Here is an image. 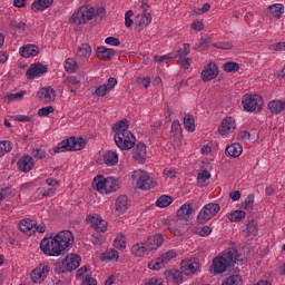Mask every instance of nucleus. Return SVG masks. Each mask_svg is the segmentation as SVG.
Returning <instances> with one entry per match:
<instances>
[{
    "label": "nucleus",
    "mask_w": 285,
    "mask_h": 285,
    "mask_svg": "<svg viewBox=\"0 0 285 285\" xmlns=\"http://www.w3.org/2000/svg\"><path fill=\"white\" fill-rule=\"evenodd\" d=\"M75 246V235L68 229L47 234L40 242V250L49 257H61Z\"/></svg>",
    "instance_id": "obj_1"
},
{
    "label": "nucleus",
    "mask_w": 285,
    "mask_h": 285,
    "mask_svg": "<svg viewBox=\"0 0 285 285\" xmlns=\"http://www.w3.org/2000/svg\"><path fill=\"white\" fill-rule=\"evenodd\" d=\"M128 121L120 120L116 125V134L114 136L116 146L120 148V150H130V148H135V144L137 142V138L135 135L128 130Z\"/></svg>",
    "instance_id": "obj_2"
},
{
    "label": "nucleus",
    "mask_w": 285,
    "mask_h": 285,
    "mask_svg": "<svg viewBox=\"0 0 285 285\" xmlns=\"http://www.w3.org/2000/svg\"><path fill=\"white\" fill-rule=\"evenodd\" d=\"M237 257H239V252H237V248L229 247L223 253L222 256L214 258L212 263L214 275L226 273L230 266H235V264H237Z\"/></svg>",
    "instance_id": "obj_3"
},
{
    "label": "nucleus",
    "mask_w": 285,
    "mask_h": 285,
    "mask_svg": "<svg viewBox=\"0 0 285 285\" xmlns=\"http://www.w3.org/2000/svg\"><path fill=\"white\" fill-rule=\"evenodd\" d=\"M86 144L87 141L81 138H75V137H69L60 142H58V145L56 147H53L52 149H50V154L51 155H57L58 153H67V150H83V148H86Z\"/></svg>",
    "instance_id": "obj_4"
},
{
    "label": "nucleus",
    "mask_w": 285,
    "mask_h": 285,
    "mask_svg": "<svg viewBox=\"0 0 285 285\" xmlns=\"http://www.w3.org/2000/svg\"><path fill=\"white\" fill-rule=\"evenodd\" d=\"M92 184L96 187V190L100 193V195H108L119 190V181L114 177L105 178L104 176H97Z\"/></svg>",
    "instance_id": "obj_5"
},
{
    "label": "nucleus",
    "mask_w": 285,
    "mask_h": 285,
    "mask_svg": "<svg viewBox=\"0 0 285 285\" xmlns=\"http://www.w3.org/2000/svg\"><path fill=\"white\" fill-rule=\"evenodd\" d=\"M131 177L136 180V188H138V190H153V188L157 186L155 178L150 177L148 171L137 169L132 173Z\"/></svg>",
    "instance_id": "obj_6"
},
{
    "label": "nucleus",
    "mask_w": 285,
    "mask_h": 285,
    "mask_svg": "<svg viewBox=\"0 0 285 285\" xmlns=\"http://www.w3.org/2000/svg\"><path fill=\"white\" fill-rule=\"evenodd\" d=\"M95 19V7H80L79 10L75 11L69 18V23L73 26H82Z\"/></svg>",
    "instance_id": "obj_7"
},
{
    "label": "nucleus",
    "mask_w": 285,
    "mask_h": 285,
    "mask_svg": "<svg viewBox=\"0 0 285 285\" xmlns=\"http://www.w3.org/2000/svg\"><path fill=\"white\" fill-rule=\"evenodd\" d=\"M242 106L245 112H262L264 110V99L259 95L246 94L243 97Z\"/></svg>",
    "instance_id": "obj_8"
},
{
    "label": "nucleus",
    "mask_w": 285,
    "mask_h": 285,
    "mask_svg": "<svg viewBox=\"0 0 285 285\" xmlns=\"http://www.w3.org/2000/svg\"><path fill=\"white\" fill-rule=\"evenodd\" d=\"M222 210V206L217 203L206 204L198 213L196 217L197 224H207L213 217H215Z\"/></svg>",
    "instance_id": "obj_9"
},
{
    "label": "nucleus",
    "mask_w": 285,
    "mask_h": 285,
    "mask_svg": "<svg viewBox=\"0 0 285 285\" xmlns=\"http://www.w3.org/2000/svg\"><path fill=\"white\" fill-rule=\"evenodd\" d=\"M80 265L81 256L68 254L61 262L57 263V268H59V273H71V271H77Z\"/></svg>",
    "instance_id": "obj_10"
},
{
    "label": "nucleus",
    "mask_w": 285,
    "mask_h": 285,
    "mask_svg": "<svg viewBox=\"0 0 285 285\" xmlns=\"http://www.w3.org/2000/svg\"><path fill=\"white\" fill-rule=\"evenodd\" d=\"M175 257H177V253L175 249H170L167 253L160 254L156 259H153L148 264V268H150V271H159L160 268H166V264H168V262L171 259H175Z\"/></svg>",
    "instance_id": "obj_11"
},
{
    "label": "nucleus",
    "mask_w": 285,
    "mask_h": 285,
    "mask_svg": "<svg viewBox=\"0 0 285 285\" xmlns=\"http://www.w3.org/2000/svg\"><path fill=\"white\" fill-rule=\"evenodd\" d=\"M50 273V264L40 263L32 272H31V282L35 284H41L48 277Z\"/></svg>",
    "instance_id": "obj_12"
},
{
    "label": "nucleus",
    "mask_w": 285,
    "mask_h": 285,
    "mask_svg": "<svg viewBox=\"0 0 285 285\" xmlns=\"http://www.w3.org/2000/svg\"><path fill=\"white\" fill-rule=\"evenodd\" d=\"M86 219L91 228L96 229L97 233H106L108 229V223L104 220L99 214H89Z\"/></svg>",
    "instance_id": "obj_13"
},
{
    "label": "nucleus",
    "mask_w": 285,
    "mask_h": 285,
    "mask_svg": "<svg viewBox=\"0 0 285 285\" xmlns=\"http://www.w3.org/2000/svg\"><path fill=\"white\" fill-rule=\"evenodd\" d=\"M235 130H237V121L235 120L234 117H225L222 120V124L218 128V132L223 137H228V136L233 135V132H235Z\"/></svg>",
    "instance_id": "obj_14"
},
{
    "label": "nucleus",
    "mask_w": 285,
    "mask_h": 285,
    "mask_svg": "<svg viewBox=\"0 0 285 285\" xmlns=\"http://www.w3.org/2000/svg\"><path fill=\"white\" fill-rule=\"evenodd\" d=\"M48 72V66L38 63H32L26 71L27 79H39V77H43Z\"/></svg>",
    "instance_id": "obj_15"
},
{
    "label": "nucleus",
    "mask_w": 285,
    "mask_h": 285,
    "mask_svg": "<svg viewBox=\"0 0 285 285\" xmlns=\"http://www.w3.org/2000/svg\"><path fill=\"white\" fill-rule=\"evenodd\" d=\"M200 76L204 82L213 81V79H217L219 76V67L215 62H209L204 67Z\"/></svg>",
    "instance_id": "obj_16"
},
{
    "label": "nucleus",
    "mask_w": 285,
    "mask_h": 285,
    "mask_svg": "<svg viewBox=\"0 0 285 285\" xmlns=\"http://www.w3.org/2000/svg\"><path fill=\"white\" fill-rule=\"evenodd\" d=\"M180 269L184 275H195L199 271V262L195 258L184 259L180 263Z\"/></svg>",
    "instance_id": "obj_17"
},
{
    "label": "nucleus",
    "mask_w": 285,
    "mask_h": 285,
    "mask_svg": "<svg viewBox=\"0 0 285 285\" xmlns=\"http://www.w3.org/2000/svg\"><path fill=\"white\" fill-rule=\"evenodd\" d=\"M17 167L20 173H30L35 168V158L30 155L21 156L17 161Z\"/></svg>",
    "instance_id": "obj_18"
},
{
    "label": "nucleus",
    "mask_w": 285,
    "mask_h": 285,
    "mask_svg": "<svg viewBox=\"0 0 285 285\" xmlns=\"http://www.w3.org/2000/svg\"><path fill=\"white\" fill-rule=\"evenodd\" d=\"M92 56V47H90L88 43H81L78 47L77 53H76V60H78L80 63H86L88 59Z\"/></svg>",
    "instance_id": "obj_19"
},
{
    "label": "nucleus",
    "mask_w": 285,
    "mask_h": 285,
    "mask_svg": "<svg viewBox=\"0 0 285 285\" xmlns=\"http://www.w3.org/2000/svg\"><path fill=\"white\" fill-rule=\"evenodd\" d=\"M38 98L43 104H52V101H55V99H57V91H55L52 89V87H42L38 91Z\"/></svg>",
    "instance_id": "obj_20"
},
{
    "label": "nucleus",
    "mask_w": 285,
    "mask_h": 285,
    "mask_svg": "<svg viewBox=\"0 0 285 285\" xmlns=\"http://www.w3.org/2000/svg\"><path fill=\"white\" fill-rule=\"evenodd\" d=\"M148 8H150V6H148L147 2H140V10H142V13L138 22L139 28H146L147 26H150L153 21V16L148 12Z\"/></svg>",
    "instance_id": "obj_21"
},
{
    "label": "nucleus",
    "mask_w": 285,
    "mask_h": 285,
    "mask_svg": "<svg viewBox=\"0 0 285 285\" xmlns=\"http://www.w3.org/2000/svg\"><path fill=\"white\" fill-rule=\"evenodd\" d=\"M147 151H146V144L138 142L135 148L132 149V159L138 164H144L146 160Z\"/></svg>",
    "instance_id": "obj_22"
},
{
    "label": "nucleus",
    "mask_w": 285,
    "mask_h": 285,
    "mask_svg": "<svg viewBox=\"0 0 285 285\" xmlns=\"http://www.w3.org/2000/svg\"><path fill=\"white\" fill-rule=\"evenodd\" d=\"M117 85V79L110 77L106 83L99 86L96 90H95V95H97V97H106V95H108V92H110V90H112L115 88V86Z\"/></svg>",
    "instance_id": "obj_23"
},
{
    "label": "nucleus",
    "mask_w": 285,
    "mask_h": 285,
    "mask_svg": "<svg viewBox=\"0 0 285 285\" xmlns=\"http://www.w3.org/2000/svg\"><path fill=\"white\" fill-rule=\"evenodd\" d=\"M147 249L150 252L157 250L164 244V236L161 234H155L149 236L145 242Z\"/></svg>",
    "instance_id": "obj_24"
},
{
    "label": "nucleus",
    "mask_w": 285,
    "mask_h": 285,
    "mask_svg": "<svg viewBox=\"0 0 285 285\" xmlns=\"http://www.w3.org/2000/svg\"><path fill=\"white\" fill-rule=\"evenodd\" d=\"M242 153H244V147L239 142H234L232 145H228L225 149V155L234 159L239 157Z\"/></svg>",
    "instance_id": "obj_25"
},
{
    "label": "nucleus",
    "mask_w": 285,
    "mask_h": 285,
    "mask_svg": "<svg viewBox=\"0 0 285 285\" xmlns=\"http://www.w3.org/2000/svg\"><path fill=\"white\" fill-rule=\"evenodd\" d=\"M96 57L100 59V61H110V59L115 57V50L106 47H98L96 49Z\"/></svg>",
    "instance_id": "obj_26"
},
{
    "label": "nucleus",
    "mask_w": 285,
    "mask_h": 285,
    "mask_svg": "<svg viewBox=\"0 0 285 285\" xmlns=\"http://www.w3.org/2000/svg\"><path fill=\"white\" fill-rule=\"evenodd\" d=\"M19 230L26 235H35V220L30 218H24L19 223Z\"/></svg>",
    "instance_id": "obj_27"
},
{
    "label": "nucleus",
    "mask_w": 285,
    "mask_h": 285,
    "mask_svg": "<svg viewBox=\"0 0 285 285\" xmlns=\"http://www.w3.org/2000/svg\"><path fill=\"white\" fill-rule=\"evenodd\" d=\"M131 253L135 255V257H145V255H148L150 252L146 245V242H140L132 245Z\"/></svg>",
    "instance_id": "obj_28"
},
{
    "label": "nucleus",
    "mask_w": 285,
    "mask_h": 285,
    "mask_svg": "<svg viewBox=\"0 0 285 285\" xmlns=\"http://www.w3.org/2000/svg\"><path fill=\"white\" fill-rule=\"evenodd\" d=\"M20 55L21 57H24V59H30V57H37V55H39V47L35 45H27L20 48Z\"/></svg>",
    "instance_id": "obj_29"
},
{
    "label": "nucleus",
    "mask_w": 285,
    "mask_h": 285,
    "mask_svg": "<svg viewBox=\"0 0 285 285\" xmlns=\"http://www.w3.org/2000/svg\"><path fill=\"white\" fill-rule=\"evenodd\" d=\"M104 163L106 166H117L119 164V155L117 151L114 150H107L104 154Z\"/></svg>",
    "instance_id": "obj_30"
},
{
    "label": "nucleus",
    "mask_w": 285,
    "mask_h": 285,
    "mask_svg": "<svg viewBox=\"0 0 285 285\" xmlns=\"http://www.w3.org/2000/svg\"><path fill=\"white\" fill-rule=\"evenodd\" d=\"M52 3H55V0H36L31 4V10L33 12L48 10V8H50V6H52Z\"/></svg>",
    "instance_id": "obj_31"
},
{
    "label": "nucleus",
    "mask_w": 285,
    "mask_h": 285,
    "mask_svg": "<svg viewBox=\"0 0 285 285\" xmlns=\"http://www.w3.org/2000/svg\"><path fill=\"white\" fill-rule=\"evenodd\" d=\"M284 14V6L282 3H275L268 7V16L271 19H281Z\"/></svg>",
    "instance_id": "obj_32"
},
{
    "label": "nucleus",
    "mask_w": 285,
    "mask_h": 285,
    "mask_svg": "<svg viewBox=\"0 0 285 285\" xmlns=\"http://www.w3.org/2000/svg\"><path fill=\"white\" fill-rule=\"evenodd\" d=\"M130 208V204L128 203V196H119L116 200V210L119 215L126 213Z\"/></svg>",
    "instance_id": "obj_33"
},
{
    "label": "nucleus",
    "mask_w": 285,
    "mask_h": 285,
    "mask_svg": "<svg viewBox=\"0 0 285 285\" xmlns=\"http://www.w3.org/2000/svg\"><path fill=\"white\" fill-rule=\"evenodd\" d=\"M268 110L273 112V115H279L285 110V101L282 100H272L267 106Z\"/></svg>",
    "instance_id": "obj_34"
},
{
    "label": "nucleus",
    "mask_w": 285,
    "mask_h": 285,
    "mask_svg": "<svg viewBox=\"0 0 285 285\" xmlns=\"http://www.w3.org/2000/svg\"><path fill=\"white\" fill-rule=\"evenodd\" d=\"M190 215H193V205H190V204H184L177 210L178 219H188V217H190Z\"/></svg>",
    "instance_id": "obj_35"
},
{
    "label": "nucleus",
    "mask_w": 285,
    "mask_h": 285,
    "mask_svg": "<svg viewBox=\"0 0 285 285\" xmlns=\"http://www.w3.org/2000/svg\"><path fill=\"white\" fill-rule=\"evenodd\" d=\"M210 179V171L202 170L197 176V184L200 188L208 186V180Z\"/></svg>",
    "instance_id": "obj_36"
},
{
    "label": "nucleus",
    "mask_w": 285,
    "mask_h": 285,
    "mask_svg": "<svg viewBox=\"0 0 285 285\" xmlns=\"http://www.w3.org/2000/svg\"><path fill=\"white\" fill-rule=\"evenodd\" d=\"M184 128L188 132H195V117L193 115L187 114L184 116Z\"/></svg>",
    "instance_id": "obj_37"
},
{
    "label": "nucleus",
    "mask_w": 285,
    "mask_h": 285,
    "mask_svg": "<svg viewBox=\"0 0 285 285\" xmlns=\"http://www.w3.org/2000/svg\"><path fill=\"white\" fill-rule=\"evenodd\" d=\"M101 259H108V262H117L119 259V252L115 248L107 249L101 255Z\"/></svg>",
    "instance_id": "obj_38"
},
{
    "label": "nucleus",
    "mask_w": 285,
    "mask_h": 285,
    "mask_svg": "<svg viewBox=\"0 0 285 285\" xmlns=\"http://www.w3.org/2000/svg\"><path fill=\"white\" fill-rule=\"evenodd\" d=\"M245 218H246V212L244 210L237 209L228 214L229 222L237 223V222H242V219H245Z\"/></svg>",
    "instance_id": "obj_39"
},
{
    "label": "nucleus",
    "mask_w": 285,
    "mask_h": 285,
    "mask_svg": "<svg viewBox=\"0 0 285 285\" xmlns=\"http://www.w3.org/2000/svg\"><path fill=\"white\" fill-rule=\"evenodd\" d=\"M65 70L69 73L77 72V70H79V65L77 63V60H75L73 58H68L65 62Z\"/></svg>",
    "instance_id": "obj_40"
},
{
    "label": "nucleus",
    "mask_w": 285,
    "mask_h": 285,
    "mask_svg": "<svg viewBox=\"0 0 285 285\" xmlns=\"http://www.w3.org/2000/svg\"><path fill=\"white\" fill-rule=\"evenodd\" d=\"M222 285H243L242 276L239 274H234L228 276Z\"/></svg>",
    "instance_id": "obj_41"
},
{
    "label": "nucleus",
    "mask_w": 285,
    "mask_h": 285,
    "mask_svg": "<svg viewBox=\"0 0 285 285\" xmlns=\"http://www.w3.org/2000/svg\"><path fill=\"white\" fill-rule=\"evenodd\" d=\"M12 146V141L10 140H0V157H3L7 153H11Z\"/></svg>",
    "instance_id": "obj_42"
},
{
    "label": "nucleus",
    "mask_w": 285,
    "mask_h": 285,
    "mask_svg": "<svg viewBox=\"0 0 285 285\" xmlns=\"http://www.w3.org/2000/svg\"><path fill=\"white\" fill-rule=\"evenodd\" d=\"M114 246L118 250H125L126 248V236L124 234H118L114 240Z\"/></svg>",
    "instance_id": "obj_43"
},
{
    "label": "nucleus",
    "mask_w": 285,
    "mask_h": 285,
    "mask_svg": "<svg viewBox=\"0 0 285 285\" xmlns=\"http://www.w3.org/2000/svg\"><path fill=\"white\" fill-rule=\"evenodd\" d=\"M242 206L245 210H253L255 208V194H249Z\"/></svg>",
    "instance_id": "obj_44"
},
{
    "label": "nucleus",
    "mask_w": 285,
    "mask_h": 285,
    "mask_svg": "<svg viewBox=\"0 0 285 285\" xmlns=\"http://www.w3.org/2000/svg\"><path fill=\"white\" fill-rule=\"evenodd\" d=\"M169 204H173V197L166 195L160 196L156 202L158 208H167Z\"/></svg>",
    "instance_id": "obj_45"
},
{
    "label": "nucleus",
    "mask_w": 285,
    "mask_h": 285,
    "mask_svg": "<svg viewBox=\"0 0 285 285\" xmlns=\"http://www.w3.org/2000/svg\"><path fill=\"white\" fill-rule=\"evenodd\" d=\"M65 83L66 86H68V88H71L70 92H75V88H77V86H80L81 81L78 80L77 77L70 76L66 79Z\"/></svg>",
    "instance_id": "obj_46"
},
{
    "label": "nucleus",
    "mask_w": 285,
    "mask_h": 285,
    "mask_svg": "<svg viewBox=\"0 0 285 285\" xmlns=\"http://www.w3.org/2000/svg\"><path fill=\"white\" fill-rule=\"evenodd\" d=\"M188 55H190V45L184 43L183 49H178L177 53L174 55L173 57H174V59H176V57L185 58V57H188Z\"/></svg>",
    "instance_id": "obj_47"
},
{
    "label": "nucleus",
    "mask_w": 285,
    "mask_h": 285,
    "mask_svg": "<svg viewBox=\"0 0 285 285\" xmlns=\"http://www.w3.org/2000/svg\"><path fill=\"white\" fill-rule=\"evenodd\" d=\"M196 235H199L200 237H208L210 233H213V227L205 225L203 227H197L195 229Z\"/></svg>",
    "instance_id": "obj_48"
},
{
    "label": "nucleus",
    "mask_w": 285,
    "mask_h": 285,
    "mask_svg": "<svg viewBox=\"0 0 285 285\" xmlns=\"http://www.w3.org/2000/svg\"><path fill=\"white\" fill-rule=\"evenodd\" d=\"M26 95V91H20L17 94H9L7 97H4L6 101H8V104H11V101H21V99H23Z\"/></svg>",
    "instance_id": "obj_49"
},
{
    "label": "nucleus",
    "mask_w": 285,
    "mask_h": 285,
    "mask_svg": "<svg viewBox=\"0 0 285 285\" xmlns=\"http://www.w3.org/2000/svg\"><path fill=\"white\" fill-rule=\"evenodd\" d=\"M170 132L174 137H179V135H181V124L179 120L176 119L173 121Z\"/></svg>",
    "instance_id": "obj_50"
},
{
    "label": "nucleus",
    "mask_w": 285,
    "mask_h": 285,
    "mask_svg": "<svg viewBox=\"0 0 285 285\" xmlns=\"http://www.w3.org/2000/svg\"><path fill=\"white\" fill-rule=\"evenodd\" d=\"M225 72H238L239 71V63L237 62H226L224 65Z\"/></svg>",
    "instance_id": "obj_51"
},
{
    "label": "nucleus",
    "mask_w": 285,
    "mask_h": 285,
    "mask_svg": "<svg viewBox=\"0 0 285 285\" xmlns=\"http://www.w3.org/2000/svg\"><path fill=\"white\" fill-rule=\"evenodd\" d=\"M31 155H32V157H35V159H45L46 158V149L35 148L31 150Z\"/></svg>",
    "instance_id": "obj_52"
},
{
    "label": "nucleus",
    "mask_w": 285,
    "mask_h": 285,
    "mask_svg": "<svg viewBox=\"0 0 285 285\" xmlns=\"http://www.w3.org/2000/svg\"><path fill=\"white\" fill-rule=\"evenodd\" d=\"M183 272H179L177 269H173L170 271V276L173 277L174 282H176V284H181V282H184V277L181 276Z\"/></svg>",
    "instance_id": "obj_53"
},
{
    "label": "nucleus",
    "mask_w": 285,
    "mask_h": 285,
    "mask_svg": "<svg viewBox=\"0 0 285 285\" xmlns=\"http://www.w3.org/2000/svg\"><path fill=\"white\" fill-rule=\"evenodd\" d=\"M214 48H218V50H233V42H216Z\"/></svg>",
    "instance_id": "obj_54"
},
{
    "label": "nucleus",
    "mask_w": 285,
    "mask_h": 285,
    "mask_svg": "<svg viewBox=\"0 0 285 285\" xmlns=\"http://www.w3.org/2000/svg\"><path fill=\"white\" fill-rule=\"evenodd\" d=\"M51 112H55V108L52 106L42 107L38 110L39 117H48Z\"/></svg>",
    "instance_id": "obj_55"
},
{
    "label": "nucleus",
    "mask_w": 285,
    "mask_h": 285,
    "mask_svg": "<svg viewBox=\"0 0 285 285\" xmlns=\"http://www.w3.org/2000/svg\"><path fill=\"white\" fill-rule=\"evenodd\" d=\"M10 27L14 28L16 30H26L28 28L26 22H21V21H17V20H12L10 22Z\"/></svg>",
    "instance_id": "obj_56"
},
{
    "label": "nucleus",
    "mask_w": 285,
    "mask_h": 285,
    "mask_svg": "<svg viewBox=\"0 0 285 285\" xmlns=\"http://www.w3.org/2000/svg\"><path fill=\"white\" fill-rule=\"evenodd\" d=\"M257 223L255 220H250L247 224V233H249V235H257Z\"/></svg>",
    "instance_id": "obj_57"
},
{
    "label": "nucleus",
    "mask_w": 285,
    "mask_h": 285,
    "mask_svg": "<svg viewBox=\"0 0 285 285\" xmlns=\"http://www.w3.org/2000/svg\"><path fill=\"white\" fill-rule=\"evenodd\" d=\"M132 14H134L132 10L126 11V13H125V26H126V28H131L132 27V23H134V21L131 20Z\"/></svg>",
    "instance_id": "obj_58"
},
{
    "label": "nucleus",
    "mask_w": 285,
    "mask_h": 285,
    "mask_svg": "<svg viewBox=\"0 0 285 285\" xmlns=\"http://www.w3.org/2000/svg\"><path fill=\"white\" fill-rule=\"evenodd\" d=\"M14 121H20L22 124H28L32 121V118L26 115H16L13 116Z\"/></svg>",
    "instance_id": "obj_59"
},
{
    "label": "nucleus",
    "mask_w": 285,
    "mask_h": 285,
    "mask_svg": "<svg viewBox=\"0 0 285 285\" xmlns=\"http://www.w3.org/2000/svg\"><path fill=\"white\" fill-rule=\"evenodd\" d=\"M165 177H168L169 179H175L177 177V170L173 168H165L164 169Z\"/></svg>",
    "instance_id": "obj_60"
},
{
    "label": "nucleus",
    "mask_w": 285,
    "mask_h": 285,
    "mask_svg": "<svg viewBox=\"0 0 285 285\" xmlns=\"http://www.w3.org/2000/svg\"><path fill=\"white\" fill-rule=\"evenodd\" d=\"M178 63L184 70H188V68H190V58H179Z\"/></svg>",
    "instance_id": "obj_61"
},
{
    "label": "nucleus",
    "mask_w": 285,
    "mask_h": 285,
    "mask_svg": "<svg viewBox=\"0 0 285 285\" xmlns=\"http://www.w3.org/2000/svg\"><path fill=\"white\" fill-rule=\"evenodd\" d=\"M194 50H197L198 52H204V50H208V42L203 41L200 43H196L194 46Z\"/></svg>",
    "instance_id": "obj_62"
},
{
    "label": "nucleus",
    "mask_w": 285,
    "mask_h": 285,
    "mask_svg": "<svg viewBox=\"0 0 285 285\" xmlns=\"http://www.w3.org/2000/svg\"><path fill=\"white\" fill-rule=\"evenodd\" d=\"M105 43L108 46H120L121 41L115 37H108L105 39Z\"/></svg>",
    "instance_id": "obj_63"
},
{
    "label": "nucleus",
    "mask_w": 285,
    "mask_h": 285,
    "mask_svg": "<svg viewBox=\"0 0 285 285\" xmlns=\"http://www.w3.org/2000/svg\"><path fill=\"white\" fill-rule=\"evenodd\" d=\"M82 284L85 285H97V279L90 277V275H86L85 279H82Z\"/></svg>",
    "instance_id": "obj_64"
}]
</instances>
